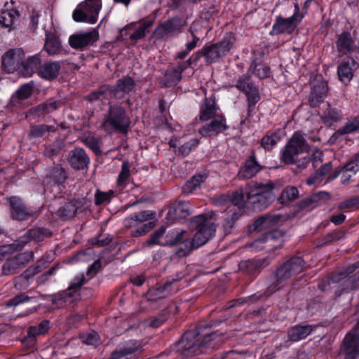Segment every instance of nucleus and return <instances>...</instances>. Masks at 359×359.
Instances as JSON below:
<instances>
[{"instance_id": "obj_1", "label": "nucleus", "mask_w": 359, "mask_h": 359, "mask_svg": "<svg viewBox=\"0 0 359 359\" xmlns=\"http://www.w3.org/2000/svg\"><path fill=\"white\" fill-rule=\"evenodd\" d=\"M222 343V337L215 332L197 327L186 332L175 344V348L181 355L189 358L217 348Z\"/></svg>"}, {"instance_id": "obj_2", "label": "nucleus", "mask_w": 359, "mask_h": 359, "mask_svg": "<svg viewBox=\"0 0 359 359\" xmlns=\"http://www.w3.org/2000/svg\"><path fill=\"white\" fill-rule=\"evenodd\" d=\"M309 144L301 131L295 132L285 145L281 161L285 164H294L297 168H305L311 158L308 154Z\"/></svg>"}, {"instance_id": "obj_3", "label": "nucleus", "mask_w": 359, "mask_h": 359, "mask_svg": "<svg viewBox=\"0 0 359 359\" xmlns=\"http://www.w3.org/2000/svg\"><path fill=\"white\" fill-rule=\"evenodd\" d=\"M212 215L202 214L192 218V222L196 224L197 231L191 239H186L185 252L184 255L189 254L194 249L198 248L208 241L215 235V226L211 221Z\"/></svg>"}, {"instance_id": "obj_4", "label": "nucleus", "mask_w": 359, "mask_h": 359, "mask_svg": "<svg viewBox=\"0 0 359 359\" xmlns=\"http://www.w3.org/2000/svg\"><path fill=\"white\" fill-rule=\"evenodd\" d=\"M276 184L268 182L254 186L247 193V201L257 210L265 209L274 199L273 189Z\"/></svg>"}, {"instance_id": "obj_5", "label": "nucleus", "mask_w": 359, "mask_h": 359, "mask_svg": "<svg viewBox=\"0 0 359 359\" xmlns=\"http://www.w3.org/2000/svg\"><path fill=\"white\" fill-rule=\"evenodd\" d=\"M304 268V262L299 257H292L280 265L276 272V280L269 287V293H273L280 288V283L299 274Z\"/></svg>"}, {"instance_id": "obj_6", "label": "nucleus", "mask_w": 359, "mask_h": 359, "mask_svg": "<svg viewBox=\"0 0 359 359\" xmlns=\"http://www.w3.org/2000/svg\"><path fill=\"white\" fill-rule=\"evenodd\" d=\"M130 123V118L124 107L119 105H110L102 128L107 132L111 130L126 132Z\"/></svg>"}, {"instance_id": "obj_7", "label": "nucleus", "mask_w": 359, "mask_h": 359, "mask_svg": "<svg viewBox=\"0 0 359 359\" xmlns=\"http://www.w3.org/2000/svg\"><path fill=\"white\" fill-rule=\"evenodd\" d=\"M101 8V0H85L78 5L73 12L72 18L76 22L94 24L97 20Z\"/></svg>"}, {"instance_id": "obj_8", "label": "nucleus", "mask_w": 359, "mask_h": 359, "mask_svg": "<svg viewBox=\"0 0 359 359\" xmlns=\"http://www.w3.org/2000/svg\"><path fill=\"white\" fill-rule=\"evenodd\" d=\"M34 259V255L32 251L19 253L11 257L2 265L1 273L4 276H11L18 273Z\"/></svg>"}, {"instance_id": "obj_9", "label": "nucleus", "mask_w": 359, "mask_h": 359, "mask_svg": "<svg viewBox=\"0 0 359 359\" xmlns=\"http://www.w3.org/2000/svg\"><path fill=\"white\" fill-rule=\"evenodd\" d=\"M294 14L287 18L278 17L276 22L273 25V32L275 34H291L295 29L298 23L304 18V15L300 13V9L298 4L295 3Z\"/></svg>"}, {"instance_id": "obj_10", "label": "nucleus", "mask_w": 359, "mask_h": 359, "mask_svg": "<svg viewBox=\"0 0 359 359\" xmlns=\"http://www.w3.org/2000/svg\"><path fill=\"white\" fill-rule=\"evenodd\" d=\"M284 242L283 233L281 231H269L261 237L255 239L252 245L254 248L266 249L267 250L280 248Z\"/></svg>"}, {"instance_id": "obj_11", "label": "nucleus", "mask_w": 359, "mask_h": 359, "mask_svg": "<svg viewBox=\"0 0 359 359\" xmlns=\"http://www.w3.org/2000/svg\"><path fill=\"white\" fill-rule=\"evenodd\" d=\"M185 26V21L179 17H174L160 25L156 33L161 39H167L182 32Z\"/></svg>"}, {"instance_id": "obj_12", "label": "nucleus", "mask_w": 359, "mask_h": 359, "mask_svg": "<svg viewBox=\"0 0 359 359\" xmlns=\"http://www.w3.org/2000/svg\"><path fill=\"white\" fill-rule=\"evenodd\" d=\"M11 209V217L16 220H27L34 215V212L26 207L22 199L18 196L7 198Z\"/></svg>"}, {"instance_id": "obj_13", "label": "nucleus", "mask_w": 359, "mask_h": 359, "mask_svg": "<svg viewBox=\"0 0 359 359\" xmlns=\"http://www.w3.org/2000/svg\"><path fill=\"white\" fill-rule=\"evenodd\" d=\"M211 121L203 126L198 129V133L203 137L216 135L222 133L228 128L226 123V118L221 113L211 118Z\"/></svg>"}, {"instance_id": "obj_14", "label": "nucleus", "mask_w": 359, "mask_h": 359, "mask_svg": "<svg viewBox=\"0 0 359 359\" xmlns=\"http://www.w3.org/2000/svg\"><path fill=\"white\" fill-rule=\"evenodd\" d=\"M235 86L246 95L250 107L255 105L259 100V90L257 87L250 81L249 76L240 77Z\"/></svg>"}, {"instance_id": "obj_15", "label": "nucleus", "mask_w": 359, "mask_h": 359, "mask_svg": "<svg viewBox=\"0 0 359 359\" xmlns=\"http://www.w3.org/2000/svg\"><path fill=\"white\" fill-rule=\"evenodd\" d=\"M141 351L140 344L136 340H131L118 346L111 355L110 359H132Z\"/></svg>"}, {"instance_id": "obj_16", "label": "nucleus", "mask_w": 359, "mask_h": 359, "mask_svg": "<svg viewBox=\"0 0 359 359\" xmlns=\"http://www.w3.org/2000/svg\"><path fill=\"white\" fill-rule=\"evenodd\" d=\"M99 35L95 29L73 34L69 38L70 46L75 49H83L86 46L92 45L98 39Z\"/></svg>"}, {"instance_id": "obj_17", "label": "nucleus", "mask_w": 359, "mask_h": 359, "mask_svg": "<svg viewBox=\"0 0 359 359\" xmlns=\"http://www.w3.org/2000/svg\"><path fill=\"white\" fill-rule=\"evenodd\" d=\"M177 289L173 290L171 288V282L167 281L165 283H159L150 288L147 294V299L149 302H158L166 298L172 292H176Z\"/></svg>"}, {"instance_id": "obj_18", "label": "nucleus", "mask_w": 359, "mask_h": 359, "mask_svg": "<svg viewBox=\"0 0 359 359\" xmlns=\"http://www.w3.org/2000/svg\"><path fill=\"white\" fill-rule=\"evenodd\" d=\"M22 50L21 49H11L3 56L2 65L8 73L13 72L20 67L22 61Z\"/></svg>"}, {"instance_id": "obj_19", "label": "nucleus", "mask_w": 359, "mask_h": 359, "mask_svg": "<svg viewBox=\"0 0 359 359\" xmlns=\"http://www.w3.org/2000/svg\"><path fill=\"white\" fill-rule=\"evenodd\" d=\"M135 81L128 76L118 79L112 88L109 87V95L115 98H121L130 92L135 87Z\"/></svg>"}, {"instance_id": "obj_20", "label": "nucleus", "mask_w": 359, "mask_h": 359, "mask_svg": "<svg viewBox=\"0 0 359 359\" xmlns=\"http://www.w3.org/2000/svg\"><path fill=\"white\" fill-rule=\"evenodd\" d=\"M191 66V60L181 61L165 72V79L169 85H175L182 79V73Z\"/></svg>"}, {"instance_id": "obj_21", "label": "nucleus", "mask_w": 359, "mask_h": 359, "mask_svg": "<svg viewBox=\"0 0 359 359\" xmlns=\"http://www.w3.org/2000/svg\"><path fill=\"white\" fill-rule=\"evenodd\" d=\"M221 113L219 108L216 106L215 96L211 95L210 98L204 99L201 104L199 118L202 121H206Z\"/></svg>"}, {"instance_id": "obj_22", "label": "nucleus", "mask_w": 359, "mask_h": 359, "mask_svg": "<svg viewBox=\"0 0 359 359\" xmlns=\"http://www.w3.org/2000/svg\"><path fill=\"white\" fill-rule=\"evenodd\" d=\"M337 50L340 55L351 54L355 50V42L348 32L340 34L336 41Z\"/></svg>"}, {"instance_id": "obj_23", "label": "nucleus", "mask_w": 359, "mask_h": 359, "mask_svg": "<svg viewBox=\"0 0 359 359\" xmlns=\"http://www.w3.org/2000/svg\"><path fill=\"white\" fill-rule=\"evenodd\" d=\"M358 63L352 57L341 62L337 68V74L339 80L346 84L350 82L353 76V70L357 69Z\"/></svg>"}, {"instance_id": "obj_24", "label": "nucleus", "mask_w": 359, "mask_h": 359, "mask_svg": "<svg viewBox=\"0 0 359 359\" xmlns=\"http://www.w3.org/2000/svg\"><path fill=\"white\" fill-rule=\"evenodd\" d=\"M67 179L66 170L60 166H55L50 168L44 179V183L46 185L60 186L65 183Z\"/></svg>"}, {"instance_id": "obj_25", "label": "nucleus", "mask_w": 359, "mask_h": 359, "mask_svg": "<svg viewBox=\"0 0 359 359\" xmlns=\"http://www.w3.org/2000/svg\"><path fill=\"white\" fill-rule=\"evenodd\" d=\"M49 323L48 320H43L39 325L30 326L27 330V334L22 339V343L31 347L36 343L37 336L46 333L48 330Z\"/></svg>"}, {"instance_id": "obj_26", "label": "nucleus", "mask_w": 359, "mask_h": 359, "mask_svg": "<svg viewBox=\"0 0 359 359\" xmlns=\"http://www.w3.org/2000/svg\"><path fill=\"white\" fill-rule=\"evenodd\" d=\"M69 162L73 168L82 170L88 166L90 158L83 149L76 148L70 152Z\"/></svg>"}, {"instance_id": "obj_27", "label": "nucleus", "mask_w": 359, "mask_h": 359, "mask_svg": "<svg viewBox=\"0 0 359 359\" xmlns=\"http://www.w3.org/2000/svg\"><path fill=\"white\" fill-rule=\"evenodd\" d=\"M315 327L316 326L305 324L292 326L288 330V339L292 342L302 340L310 335Z\"/></svg>"}, {"instance_id": "obj_28", "label": "nucleus", "mask_w": 359, "mask_h": 359, "mask_svg": "<svg viewBox=\"0 0 359 359\" xmlns=\"http://www.w3.org/2000/svg\"><path fill=\"white\" fill-rule=\"evenodd\" d=\"M156 212L153 210H144L134 213L124 220L125 226L127 228L135 227L144 222L153 219Z\"/></svg>"}, {"instance_id": "obj_29", "label": "nucleus", "mask_w": 359, "mask_h": 359, "mask_svg": "<svg viewBox=\"0 0 359 359\" xmlns=\"http://www.w3.org/2000/svg\"><path fill=\"white\" fill-rule=\"evenodd\" d=\"M80 202L75 198L67 199L57 210V215L62 219H70L75 217Z\"/></svg>"}, {"instance_id": "obj_30", "label": "nucleus", "mask_w": 359, "mask_h": 359, "mask_svg": "<svg viewBox=\"0 0 359 359\" xmlns=\"http://www.w3.org/2000/svg\"><path fill=\"white\" fill-rule=\"evenodd\" d=\"M41 66V60L38 55L29 57L25 62L22 61L21 64V74L25 77H29L34 73L39 71Z\"/></svg>"}, {"instance_id": "obj_31", "label": "nucleus", "mask_w": 359, "mask_h": 359, "mask_svg": "<svg viewBox=\"0 0 359 359\" xmlns=\"http://www.w3.org/2000/svg\"><path fill=\"white\" fill-rule=\"evenodd\" d=\"M260 168L261 167L256 161L255 158L250 156L240 169L238 177L242 180L252 178L260 170Z\"/></svg>"}, {"instance_id": "obj_32", "label": "nucleus", "mask_w": 359, "mask_h": 359, "mask_svg": "<svg viewBox=\"0 0 359 359\" xmlns=\"http://www.w3.org/2000/svg\"><path fill=\"white\" fill-rule=\"evenodd\" d=\"M62 101L50 99L36 107L32 108L30 111L31 113L35 114L38 116H44L62 107Z\"/></svg>"}, {"instance_id": "obj_33", "label": "nucleus", "mask_w": 359, "mask_h": 359, "mask_svg": "<svg viewBox=\"0 0 359 359\" xmlns=\"http://www.w3.org/2000/svg\"><path fill=\"white\" fill-rule=\"evenodd\" d=\"M327 92V86L325 83L321 82L314 85L309 96L310 105L313 107L318 106L326 96Z\"/></svg>"}, {"instance_id": "obj_34", "label": "nucleus", "mask_w": 359, "mask_h": 359, "mask_svg": "<svg viewBox=\"0 0 359 359\" xmlns=\"http://www.w3.org/2000/svg\"><path fill=\"white\" fill-rule=\"evenodd\" d=\"M341 116V111L335 107H331L328 103L326 104V107L320 115L322 121L327 126H332L334 123L339 121Z\"/></svg>"}, {"instance_id": "obj_35", "label": "nucleus", "mask_w": 359, "mask_h": 359, "mask_svg": "<svg viewBox=\"0 0 359 359\" xmlns=\"http://www.w3.org/2000/svg\"><path fill=\"white\" fill-rule=\"evenodd\" d=\"M191 206L187 201H179L170 208L167 217L174 219L184 218L191 213Z\"/></svg>"}, {"instance_id": "obj_36", "label": "nucleus", "mask_w": 359, "mask_h": 359, "mask_svg": "<svg viewBox=\"0 0 359 359\" xmlns=\"http://www.w3.org/2000/svg\"><path fill=\"white\" fill-rule=\"evenodd\" d=\"M61 65L58 62H48L41 65L38 75L43 79L52 80L59 74Z\"/></svg>"}, {"instance_id": "obj_37", "label": "nucleus", "mask_w": 359, "mask_h": 359, "mask_svg": "<svg viewBox=\"0 0 359 359\" xmlns=\"http://www.w3.org/2000/svg\"><path fill=\"white\" fill-rule=\"evenodd\" d=\"M28 243L27 238L20 237L15 242L9 245H3L0 246V259H4L16 251H20Z\"/></svg>"}, {"instance_id": "obj_38", "label": "nucleus", "mask_w": 359, "mask_h": 359, "mask_svg": "<svg viewBox=\"0 0 359 359\" xmlns=\"http://www.w3.org/2000/svg\"><path fill=\"white\" fill-rule=\"evenodd\" d=\"M358 132H359V118L355 117L348 120L343 127L335 131L332 138L337 139L341 135L353 134Z\"/></svg>"}, {"instance_id": "obj_39", "label": "nucleus", "mask_w": 359, "mask_h": 359, "mask_svg": "<svg viewBox=\"0 0 359 359\" xmlns=\"http://www.w3.org/2000/svg\"><path fill=\"white\" fill-rule=\"evenodd\" d=\"M248 72L262 79L269 77L271 74L270 68L257 59L252 62Z\"/></svg>"}, {"instance_id": "obj_40", "label": "nucleus", "mask_w": 359, "mask_h": 359, "mask_svg": "<svg viewBox=\"0 0 359 359\" xmlns=\"http://www.w3.org/2000/svg\"><path fill=\"white\" fill-rule=\"evenodd\" d=\"M36 276L34 271L28 267L20 276L14 279L15 287L16 289L22 290L29 287L30 280Z\"/></svg>"}, {"instance_id": "obj_41", "label": "nucleus", "mask_w": 359, "mask_h": 359, "mask_svg": "<svg viewBox=\"0 0 359 359\" xmlns=\"http://www.w3.org/2000/svg\"><path fill=\"white\" fill-rule=\"evenodd\" d=\"M280 215H265L258 218L254 223V229L261 231L276 224L280 220Z\"/></svg>"}, {"instance_id": "obj_42", "label": "nucleus", "mask_w": 359, "mask_h": 359, "mask_svg": "<svg viewBox=\"0 0 359 359\" xmlns=\"http://www.w3.org/2000/svg\"><path fill=\"white\" fill-rule=\"evenodd\" d=\"M264 261L262 259H248L239 263V270L246 274L252 275L257 271Z\"/></svg>"}, {"instance_id": "obj_43", "label": "nucleus", "mask_w": 359, "mask_h": 359, "mask_svg": "<svg viewBox=\"0 0 359 359\" xmlns=\"http://www.w3.org/2000/svg\"><path fill=\"white\" fill-rule=\"evenodd\" d=\"M327 196L326 192H320L311 195L299 203V208L302 210L310 211L318 206L322 196Z\"/></svg>"}, {"instance_id": "obj_44", "label": "nucleus", "mask_w": 359, "mask_h": 359, "mask_svg": "<svg viewBox=\"0 0 359 359\" xmlns=\"http://www.w3.org/2000/svg\"><path fill=\"white\" fill-rule=\"evenodd\" d=\"M56 128L53 126L46 124L33 125L31 126L29 132V137L30 138H39L47 136L50 132H55Z\"/></svg>"}, {"instance_id": "obj_45", "label": "nucleus", "mask_w": 359, "mask_h": 359, "mask_svg": "<svg viewBox=\"0 0 359 359\" xmlns=\"http://www.w3.org/2000/svg\"><path fill=\"white\" fill-rule=\"evenodd\" d=\"M45 49L49 55H56L62 52L61 43L58 37L53 34L46 33Z\"/></svg>"}, {"instance_id": "obj_46", "label": "nucleus", "mask_w": 359, "mask_h": 359, "mask_svg": "<svg viewBox=\"0 0 359 359\" xmlns=\"http://www.w3.org/2000/svg\"><path fill=\"white\" fill-rule=\"evenodd\" d=\"M18 15V12L15 10H6L0 12V26L11 30L14 20Z\"/></svg>"}, {"instance_id": "obj_47", "label": "nucleus", "mask_w": 359, "mask_h": 359, "mask_svg": "<svg viewBox=\"0 0 359 359\" xmlns=\"http://www.w3.org/2000/svg\"><path fill=\"white\" fill-rule=\"evenodd\" d=\"M343 274L337 275L340 279L339 281L342 280L343 290L345 292H349L355 289L359 288V271L351 276H344L341 278Z\"/></svg>"}, {"instance_id": "obj_48", "label": "nucleus", "mask_w": 359, "mask_h": 359, "mask_svg": "<svg viewBox=\"0 0 359 359\" xmlns=\"http://www.w3.org/2000/svg\"><path fill=\"white\" fill-rule=\"evenodd\" d=\"M299 197V191L297 187L292 186L286 187L278 198V201L281 204H288Z\"/></svg>"}, {"instance_id": "obj_49", "label": "nucleus", "mask_w": 359, "mask_h": 359, "mask_svg": "<svg viewBox=\"0 0 359 359\" xmlns=\"http://www.w3.org/2000/svg\"><path fill=\"white\" fill-rule=\"evenodd\" d=\"M344 348L359 353V334L348 333L344 339Z\"/></svg>"}, {"instance_id": "obj_50", "label": "nucleus", "mask_w": 359, "mask_h": 359, "mask_svg": "<svg viewBox=\"0 0 359 359\" xmlns=\"http://www.w3.org/2000/svg\"><path fill=\"white\" fill-rule=\"evenodd\" d=\"M280 140L279 133L269 131L261 140V146L266 150H271Z\"/></svg>"}, {"instance_id": "obj_51", "label": "nucleus", "mask_w": 359, "mask_h": 359, "mask_svg": "<svg viewBox=\"0 0 359 359\" xmlns=\"http://www.w3.org/2000/svg\"><path fill=\"white\" fill-rule=\"evenodd\" d=\"M203 50L205 62L208 64L215 62L223 56L215 43L205 46Z\"/></svg>"}, {"instance_id": "obj_52", "label": "nucleus", "mask_w": 359, "mask_h": 359, "mask_svg": "<svg viewBox=\"0 0 359 359\" xmlns=\"http://www.w3.org/2000/svg\"><path fill=\"white\" fill-rule=\"evenodd\" d=\"M33 93V85L26 83L22 85L13 96L11 97L12 102L15 104L18 101L27 99Z\"/></svg>"}, {"instance_id": "obj_53", "label": "nucleus", "mask_w": 359, "mask_h": 359, "mask_svg": "<svg viewBox=\"0 0 359 359\" xmlns=\"http://www.w3.org/2000/svg\"><path fill=\"white\" fill-rule=\"evenodd\" d=\"M226 217L223 224V229L226 233L231 232L236 221L239 218L241 214L235 208H230L226 213Z\"/></svg>"}, {"instance_id": "obj_54", "label": "nucleus", "mask_w": 359, "mask_h": 359, "mask_svg": "<svg viewBox=\"0 0 359 359\" xmlns=\"http://www.w3.org/2000/svg\"><path fill=\"white\" fill-rule=\"evenodd\" d=\"M207 178L206 175H196L191 177L190 180L183 187V192L185 194H190L198 187H199L201 183L204 182Z\"/></svg>"}, {"instance_id": "obj_55", "label": "nucleus", "mask_w": 359, "mask_h": 359, "mask_svg": "<svg viewBox=\"0 0 359 359\" xmlns=\"http://www.w3.org/2000/svg\"><path fill=\"white\" fill-rule=\"evenodd\" d=\"M153 20H144L141 22L140 27L135 30V32L130 35L131 40L137 41L143 39L146 34L149 32V28L153 25Z\"/></svg>"}, {"instance_id": "obj_56", "label": "nucleus", "mask_w": 359, "mask_h": 359, "mask_svg": "<svg viewBox=\"0 0 359 359\" xmlns=\"http://www.w3.org/2000/svg\"><path fill=\"white\" fill-rule=\"evenodd\" d=\"M222 198L225 201L227 200L230 201L232 204V206L229 207L228 210L235 208L239 212L241 208L243 207L244 196L242 191H236L231 196H223Z\"/></svg>"}, {"instance_id": "obj_57", "label": "nucleus", "mask_w": 359, "mask_h": 359, "mask_svg": "<svg viewBox=\"0 0 359 359\" xmlns=\"http://www.w3.org/2000/svg\"><path fill=\"white\" fill-rule=\"evenodd\" d=\"M168 308L163 310L158 315L152 316L147 320V325L149 327L157 328L162 325L168 319L169 316Z\"/></svg>"}, {"instance_id": "obj_58", "label": "nucleus", "mask_w": 359, "mask_h": 359, "mask_svg": "<svg viewBox=\"0 0 359 359\" xmlns=\"http://www.w3.org/2000/svg\"><path fill=\"white\" fill-rule=\"evenodd\" d=\"M85 278L83 275H80L74 278L70 285L69 286L67 291L64 292L62 298L67 299V297L74 296V293H76L79 288L83 285Z\"/></svg>"}, {"instance_id": "obj_59", "label": "nucleus", "mask_w": 359, "mask_h": 359, "mask_svg": "<svg viewBox=\"0 0 359 359\" xmlns=\"http://www.w3.org/2000/svg\"><path fill=\"white\" fill-rule=\"evenodd\" d=\"M186 233L185 231H172L169 232L166 238H168L166 242L170 245H177L179 244L183 245L185 247L184 241L187 238H184V234ZM185 252V248L184 249V253Z\"/></svg>"}, {"instance_id": "obj_60", "label": "nucleus", "mask_w": 359, "mask_h": 359, "mask_svg": "<svg viewBox=\"0 0 359 359\" xmlns=\"http://www.w3.org/2000/svg\"><path fill=\"white\" fill-rule=\"evenodd\" d=\"M235 41L236 39L234 36L231 33H229L224 36L223 39L219 43L215 44L217 45L220 53L224 56L229 53L234 44Z\"/></svg>"}, {"instance_id": "obj_61", "label": "nucleus", "mask_w": 359, "mask_h": 359, "mask_svg": "<svg viewBox=\"0 0 359 359\" xmlns=\"http://www.w3.org/2000/svg\"><path fill=\"white\" fill-rule=\"evenodd\" d=\"M50 235L51 233L46 229L38 228L28 231L22 237L27 238L28 242L30 239H33L39 242L43 240L45 237L50 236Z\"/></svg>"}, {"instance_id": "obj_62", "label": "nucleus", "mask_w": 359, "mask_h": 359, "mask_svg": "<svg viewBox=\"0 0 359 359\" xmlns=\"http://www.w3.org/2000/svg\"><path fill=\"white\" fill-rule=\"evenodd\" d=\"M332 169L331 163L329 162L327 163H325L324 165L321 166L316 173V176L311 177L307 179L306 183L309 185L314 184L317 182H320L321 181V177L326 175L327 172H329Z\"/></svg>"}, {"instance_id": "obj_63", "label": "nucleus", "mask_w": 359, "mask_h": 359, "mask_svg": "<svg viewBox=\"0 0 359 359\" xmlns=\"http://www.w3.org/2000/svg\"><path fill=\"white\" fill-rule=\"evenodd\" d=\"M83 142L90 148L95 154H101L100 140L92 135H87L83 138Z\"/></svg>"}, {"instance_id": "obj_64", "label": "nucleus", "mask_w": 359, "mask_h": 359, "mask_svg": "<svg viewBox=\"0 0 359 359\" xmlns=\"http://www.w3.org/2000/svg\"><path fill=\"white\" fill-rule=\"evenodd\" d=\"M341 169L355 175L359 170V153L353 156Z\"/></svg>"}]
</instances>
